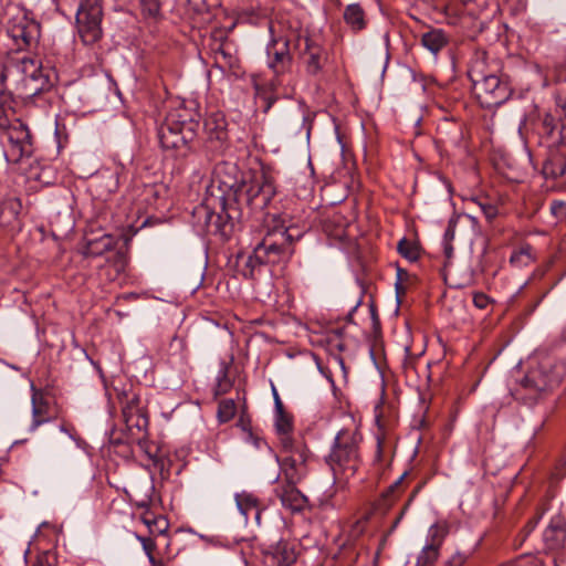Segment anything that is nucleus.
Returning <instances> with one entry per match:
<instances>
[{"label": "nucleus", "mask_w": 566, "mask_h": 566, "mask_svg": "<svg viewBox=\"0 0 566 566\" xmlns=\"http://www.w3.org/2000/svg\"><path fill=\"white\" fill-rule=\"evenodd\" d=\"M237 172L235 165H222L216 169L209 187L211 197L200 209L206 216V224L209 229L224 232L229 221L240 218V213L234 214L239 209L233 207V202L240 197L243 180L237 178Z\"/></svg>", "instance_id": "nucleus-1"}, {"label": "nucleus", "mask_w": 566, "mask_h": 566, "mask_svg": "<svg viewBox=\"0 0 566 566\" xmlns=\"http://www.w3.org/2000/svg\"><path fill=\"white\" fill-rule=\"evenodd\" d=\"M303 231L294 226H286L281 217H273V226L255 245L256 259L268 264L286 262L294 253L293 243L303 237Z\"/></svg>", "instance_id": "nucleus-2"}, {"label": "nucleus", "mask_w": 566, "mask_h": 566, "mask_svg": "<svg viewBox=\"0 0 566 566\" xmlns=\"http://www.w3.org/2000/svg\"><path fill=\"white\" fill-rule=\"evenodd\" d=\"M468 76L479 103L484 108L502 105L512 94V88L507 81L502 80L489 70L483 54L476 55L471 61Z\"/></svg>", "instance_id": "nucleus-3"}, {"label": "nucleus", "mask_w": 566, "mask_h": 566, "mask_svg": "<svg viewBox=\"0 0 566 566\" xmlns=\"http://www.w3.org/2000/svg\"><path fill=\"white\" fill-rule=\"evenodd\" d=\"M361 436L356 431L340 430L335 437L327 463L338 480L347 481L360 465L359 443Z\"/></svg>", "instance_id": "nucleus-4"}, {"label": "nucleus", "mask_w": 566, "mask_h": 566, "mask_svg": "<svg viewBox=\"0 0 566 566\" xmlns=\"http://www.w3.org/2000/svg\"><path fill=\"white\" fill-rule=\"evenodd\" d=\"M198 127V122L172 112L158 129L159 143L163 148L172 149L179 156H186L196 139Z\"/></svg>", "instance_id": "nucleus-5"}, {"label": "nucleus", "mask_w": 566, "mask_h": 566, "mask_svg": "<svg viewBox=\"0 0 566 566\" xmlns=\"http://www.w3.org/2000/svg\"><path fill=\"white\" fill-rule=\"evenodd\" d=\"M20 76V93L25 98L36 97L53 87L51 75L39 60L22 56L12 63V70Z\"/></svg>", "instance_id": "nucleus-6"}, {"label": "nucleus", "mask_w": 566, "mask_h": 566, "mask_svg": "<svg viewBox=\"0 0 566 566\" xmlns=\"http://www.w3.org/2000/svg\"><path fill=\"white\" fill-rule=\"evenodd\" d=\"M282 451L276 455L280 472L287 483H301L307 475L308 449L301 441L291 437L280 439Z\"/></svg>", "instance_id": "nucleus-7"}, {"label": "nucleus", "mask_w": 566, "mask_h": 566, "mask_svg": "<svg viewBox=\"0 0 566 566\" xmlns=\"http://www.w3.org/2000/svg\"><path fill=\"white\" fill-rule=\"evenodd\" d=\"M102 15L103 10L98 0H81L76 12V24L84 44H94L102 38Z\"/></svg>", "instance_id": "nucleus-8"}, {"label": "nucleus", "mask_w": 566, "mask_h": 566, "mask_svg": "<svg viewBox=\"0 0 566 566\" xmlns=\"http://www.w3.org/2000/svg\"><path fill=\"white\" fill-rule=\"evenodd\" d=\"M273 195V186L269 182L258 179L250 184L243 181L240 197H238V201L233 202V207L239 209L234 214L240 213L241 217L244 207L251 210H262L268 206Z\"/></svg>", "instance_id": "nucleus-9"}, {"label": "nucleus", "mask_w": 566, "mask_h": 566, "mask_svg": "<svg viewBox=\"0 0 566 566\" xmlns=\"http://www.w3.org/2000/svg\"><path fill=\"white\" fill-rule=\"evenodd\" d=\"M295 48H300V59L305 67V72L310 76H318L323 73L328 61L327 51L308 36L297 34Z\"/></svg>", "instance_id": "nucleus-10"}, {"label": "nucleus", "mask_w": 566, "mask_h": 566, "mask_svg": "<svg viewBox=\"0 0 566 566\" xmlns=\"http://www.w3.org/2000/svg\"><path fill=\"white\" fill-rule=\"evenodd\" d=\"M551 364H542L539 368L530 370L521 387L530 392V398H536L539 392L557 386L563 378L562 370H549Z\"/></svg>", "instance_id": "nucleus-11"}, {"label": "nucleus", "mask_w": 566, "mask_h": 566, "mask_svg": "<svg viewBox=\"0 0 566 566\" xmlns=\"http://www.w3.org/2000/svg\"><path fill=\"white\" fill-rule=\"evenodd\" d=\"M10 38L15 42L18 49L30 48L40 38V24L21 14L11 20L8 28Z\"/></svg>", "instance_id": "nucleus-12"}, {"label": "nucleus", "mask_w": 566, "mask_h": 566, "mask_svg": "<svg viewBox=\"0 0 566 566\" xmlns=\"http://www.w3.org/2000/svg\"><path fill=\"white\" fill-rule=\"evenodd\" d=\"M6 129L8 130V139L10 143V149L7 156L14 163L20 161L24 156H30L32 153V144L29 128L20 120H15Z\"/></svg>", "instance_id": "nucleus-13"}, {"label": "nucleus", "mask_w": 566, "mask_h": 566, "mask_svg": "<svg viewBox=\"0 0 566 566\" xmlns=\"http://www.w3.org/2000/svg\"><path fill=\"white\" fill-rule=\"evenodd\" d=\"M297 34L291 33L279 40H273L266 49L269 57V67L273 70L275 74L284 73L292 63V55L290 53V44L296 43Z\"/></svg>", "instance_id": "nucleus-14"}, {"label": "nucleus", "mask_w": 566, "mask_h": 566, "mask_svg": "<svg viewBox=\"0 0 566 566\" xmlns=\"http://www.w3.org/2000/svg\"><path fill=\"white\" fill-rule=\"evenodd\" d=\"M446 534L447 528L441 524H433L429 528L428 536L430 542L427 543L418 554L415 566H434Z\"/></svg>", "instance_id": "nucleus-15"}, {"label": "nucleus", "mask_w": 566, "mask_h": 566, "mask_svg": "<svg viewBox=\"0 0 566 566\" xmlns=\"http://www.w3.org/2000/svg\"><path fill=\"white\" fill-rule=\"evenodd\" d=\"M122 406L123 418L128 429L136 427L140 430L146 426L147 420L143 416L140 408L138 407L139 398L137 395L132 394L130 396L123 392L118 396Z\"/></svg>", "instance_id": "nucleus-16"}, {"label": "nucleus", "mask_w": 566, "mask_h": 566, "mask_svg": "<svg viewBox=\"0 0 566 566\" xmlns=\"http://www.w3.org/2000/svg\"><path fill=\"white\" fill-rule=\"evenodd\" d=\"M298 483L279 485L274 492L281 504L292 512H301L308 505L307 497L296 488Z\"/></svg>", "instance_id": "nucleus-17"}, {"label": "nucleus", "mask_w": 566, "mask_h": 566, "mask_svg": "<svg viewBox=\"0 0 566 566\" xmlns=\"http://www.w3.org/2000/svg\"><path fill=\"white\" fill-rule=\"evenodd\" d=\"M295 559L294 548L286 541H279L264 552L266 566H290Z\"/></svg>", "instance_id": "nucleus-18"}, {"label": "nucleus", "mask_w": 566, "mask_h": 566, "mask_svg": "<svg viewBox=\"0 0 566 566\" xmlns=\"http://www.w3.org/2000/svg\"><path fill=\"white\" fill-rule=\"evenodd\" d=\"M543 541L547 548L556 549L566 542V522L560 515L551 518L549 524L543 533Z\"/></svg>", "instance_id": "nucleus-19"}, {"label": "nucleus", "mask_w": 566, "mask_h": 566, "mask_svg": "<svg viewBox=\"0 0 566 566\" xmlns=\"http://www.w3.org/2000/svg\"><path fill=\"white\" fill-rule=\"evenodd\" d=\"M32 422L29 427L30 432H34L40 426L52 420L49 402L34 386H32Z\"/></svg>", "instance_id": "nucleus-20"}, {"label": "nucleus", "mask_w": 566, "mask_h": 566, "mask_svg": "<svg viewBox=\"0 0 566 566\" xmlns=\"http://www.w3.org/2000/svg\"><path fill=\"white\" fill-rule=\"evenodd\" d=\"M22 203L19 198L11 197L0 203V226L14 229L19 227Z\"/></svg>", "instance_id": "nucleus-21"}, {"label": "nucleus", "mask_w": 566, "mask_h": 566, "mask_svg": "<svg viewBox=\"0 0 566 566\" xmlns=\"http://www.w3.org/2000/svg\"><path fill=\"white\" fill-rule=\"evenodd\" d=\"M116 244V240L111 234H102L97 238H86L84 254L87 256H99L112 250Z\"/></svg>", "instance_id": "nucleus-22"}, {"label": "nucleus", "mask_w": 566, "mask_h": 566, "mask_svg": "<svg viewBox=\"0 0 566 566\" xmlns=\"http://www.w3.org/2000/svg\"><path fill=\"white\" fill-rule=\"evenodd\" d=\"M449 38L442 29H431L421 36V44L434 56L447 46Z\"/></svg>", "instance_id": "nucleus-23"}, {"label": "nucleus", "mask_w": 566, "mask_h": 566, "mask_svg": "<svg viewBox=\"0 0 566 566\" xmlns=\"http://www.w3.org/2000/svg\"><path fill=\"white\" fill-rule=\"evenodd\" d=\"M235 502L245 520L253 513L256 523L260 524L261 511L259 510V501L253 494L248 492L239 493L235 495Z\"/></svg>", "instance_id": "nucleus-24"}, {"label": "nucleus", "mask_w": 566, "mask_h": 566, "mask_svg": "<svg viewBox=\"0 0 566 566\" xmlns=\"http://www.w3.org/2000/svg\"><path fill=\"white\" fill-rule=\"evenodd\" d=\"M344 20L355 32L366 28L365 11L358 3H352L345 8Z\"/></svg>", "instance_id": "nucleus-25"}, {"label": "nucleus", "mask_w": 566, "mask_h": 566, "mask_svg": "<svg viewBox=\"0 0 566 566\" xmlns=\"http://www.w3.org/2000/svg\"><path fill=\"white\" fill-rule=\"evenodd\" d=\"M397 250L401 256L409 261H417L419 258V247L416 242L410 241L406 238L399 240Z\"/></svg>", "instance_id": "nucleus-26"}, {"label": "nucleus", "mask_w": 566, "mask_h": 566, "mask_svg": "<svg viewBox=\"0 0 566 566\" xmlns=\"http://www.w3.org/2000/svg\"><path fill=\"white\" fill-rule=\"evenodd\" d=\"M256 247H254L252 253L247 258L244 266L242 269V274L247 279H254L255 274L260 271V269L265 265L264 262L259 261L256 258Z\"/></svg>", "instance_id": "nucleus-27"}, {"label": "nucleus", "mask_w": 566, "mask_h": 566, "mask_svg": "<svg viewBox=\"0 0 566 566\" xmlns=\"http://www.w3.org/2000/svg\"><path fill=\"white\" fill-rule=\"evenodd\" d=\"M214 62L221 69L232 67L235 63L233 55L228 52L224 48H220L214 52Z\"/></svg>", "instance_id": "nucleus-28"}, {"label": "nucleus", "mask_w": 566, "mask_h": 566, "mask_svg": "<svg viewBox=\"0 0 566 566\" xmlns=\"http://www.w3.org/2000/svg\"><path fill=\"white\" fill-rule=\"evenodd\" d=\"M235 413V405L233 400H223L218 407V417L222 422L229 421Z\"/></svg>", "instance_id": "nucleus-29"}, {"label": "nucleus", "mask_w": 566, "mask_h": 566, "mask_svg": "<svg viewBox=\"0 0 566 566\" xmlns=\"http://www.w3.org/2000/svg\"><path fill=\"white\" fill-rule=\"evenodd\" d=\"M98 179H106L107 180V191L113 192L118 187V176L117 172L111 171V170H104L99 172L97 176L94 177V181H97Z\"/></svg>", "instance_id": "nucleus-30"}, {"label": "nucleus", "mask_w": 566, "mask_h": 566, "mask_svg": "<svg viewBox=\"0 0 566 566\" xmlns=\"http://www.w3.org/2000/svg\"><path fill=\"white\" fill-rule=\"evenodd\" d=\"M548 134L552 136L554 143L563 144L566 142V125H552Z\"/></svg>", "instance_id": "nucleus-31"}, {"label": "nucleus", "mask_w": 566, "mask_h": 566, "mask_svg": "<svg viewBox=\"0 0 566 566\" xmlns=\"http://www.w3.org/2000/svg\"><path fill=\"white\" fill-rule=\"evenodd\" d=\"M142 8L145 14L149 17H157L160 11V6L157 0H142Z\"/></svg>", "instance_id": "nucleus-32"}, {"label": "nucleus", "mask_w": 566, "mask_h": 566, "mask_svg": "<svg viewBox=\"0 0 566 566\" xmlns=\"http://www.w3.org/2000/svg\"><path fill=\"white\" fill-rule=\"evenodd\" d=\"M479 206L488 222H492L497 217L499 211L494 205L490 202H480Z\"/></svg>", "instance_id": "nucleus-33"}, {"label": "nucleus", "mask_w": 566, "mask_h": 566, "mask_svg": "<svg viewBox=\"0 0 566 566\" xmlns=\"http://www.w3.org/2000/svg\"><path fill=\"white\" fill-rule=\"evenodd\" d=\"M134 536L142 544L143 549H144L145 554L147 555V557L154 555V551L156 549V543L154 539H151L149 537L140 536L136 533L134 534Z\"/></svg>", "instance_id": "nucleus-34"}, {"label": "nucleus", "mask_w": 566, "mask_h": 566, "mask_svg": "<svg viewBox=\"0 0 566 566\" xmlns=\"http://www.w3.org/2000/svg\"><path fill=\"white\" fill-rule=\"evenodd\" d=\"M7 96H3V101L0 104V129H6L10 126V107L6 105Z\"/></svg>", "instance_id": "nucleus-35"}, {"label": "nucleus", "mask_w": 566, "mask_h": 566, "mask_svg": "<svg viewBox=\"0 0 566 566\" xmlns=\"http://www.w3.org/2000/svg\"><path fill=\"white\" fill-rule=\"evenodd\" d=\"M407 475V472H403L398 480H396L388 489L387 491L384 493V497L385 499H390L392 497V500L395 499L396 496V493L400 492L401 490V484H402V481L403 479L406 478Z\"/></svg>", "instance_id": "nucleus-36"}, {"label": "nucleus", "mask_w": 566, "mask_h": 566, "mask_svg": "<svg viewBox=\"0 0 566 566\" xmlns=\"http://www.w3.org/2000/svg\"><path fill=\"white\" fill-rule=\"evenodd\" d=\"M291 422L290 420L282 413H280L277 420H276V429L282 434L281 438L289 437L287 433L291 430Z\"/></svg>", "instance_id": "nucleus-37"}, {"label": "nucleus", "mask_w": 566, "mask_h": 566, "mask_svg": "<svg viewBox=\"0 0 566 566\" xmlns=\"http://www.w3.org/2000/svg\"><path fill=\"white\" fill-rule=\"evenodd\" d=\"M513 566H542L541 562L533 557L518 559Z\"/></svg>", "instance_id": "nucleus-38"}, {"label": "nucleus", "mask_w": 566, "mask_h": 566, "mask_svg": "<svg viewBox=\"0 0 566 566\" xmlns=\"http://www.w3.org/2000/svg\"><path fill=\"white\" fill-rule=\"evenodd\" d=\"M473 303L479 308H485L488 306L489 300L484 294H475L473 297Z\"/></svg>", "instance_id": "nucleus-39"}, {"label": "nucleus", "mask_w": 566, "mask_h": 566, "mask_svg": "<svg viewBox=\"0 0 566 566\" xmlns=\"http://www.w3.org/2000/svg\"><path fill=\"white\" fill-rule=\"evenodd\" d=\"M465 559H467L465 555H463L461 553H457L450 558L449 564H450V566H462L463 563L465 562Z\"/></svg>", "instance_id": "nucleus-40"}, {"label": "nucleus", "mask_w": 566, "mask_h": 566, "mask_svg": "<svg viewBox=\"0 0 566 566\" xmlns=\"http://www.w3.org/2000/svg\"><path fill=\"white\" fill-rule=\"evenodd\" d=\"M553 566H566V553H558L554 559Z\"/></svg>", "instance_id": "nucleus-41"}, {"label": "nucleus", "mask_w": 566, "mask_h": 566, "mask_svg": "<svg viewBox=\"0 0 566 566\" xmlns=\"http://www.w3.org/2000/svg\"><path fill=\"white\" fill-rule=\"evenodd\" d=\"M551 210L554 214L563 213L565 210V206L563 202L554 201L551 206Z\"/></svg>", "instance_id": "nucleus-42"}, {"label": "nucleus", "mask_w": 566, "mask_h": 566, "mask_svg": "<svg viewBox=\"0 0 566 566\" xmlns=\"http://www.w3.org/2000/svg\"><path fill=\"white\" fill-rule=\"evenodd\" d=\"M34 566H52L50 560H49V556L44 555V556H41L38 558L36 563L34 564Z\"/></svg>", "instance_id": "nucleus-43"}, {"label": "nucleus", "mask_w": 566, "mask_h": 566, "mask_svg": "<svg viewBox=\"0 0 566 566\" xmlns=\"http://www.w3.org/2000/svg\"><path fill=\"white\" fill-rule=\"evenodd\" d=\"M539 518H541V515H539V516H537V517H535V518H533V520H531V521L527 523V525H526V527H527V533L532 532V531L535 528V526L537 525V523H538Z\"/></svg>", "instance_id": "nucleus-44"}, {"label": "nucleus", "mask_w": 566, "mask_h": 566, "mask_svg": "<svg viewBox=\"0 0 566 566\" xmlns=\"http://www.w3.org/2000/svg\"><path fill=\"white\" fill-rule=\"evenodd\" d=\"M143 521H144V523H145L148 527H150L153 523H154V524H156V523H158V522H159V521H157V520L150 521V520H148V518H144ZM161 522H163L165 525H164V528H159V532H160V533H163V532L166 530V527H167L166 522H165V521H161Z\"/></svg>", "instance_id": "nucleus-45"}, {"label": "nucleus", "mask_w": 566, "mask_h": 566, "mask_svg": "<svg viewBox=\"0 0 566 566\" xmlns=\"http://www.w3.org/2000/svg\"><path fill=\"white\" fill-rule=\"evenodd\" d=\"M416 493H417V490H416V491H413V493H412V494H411V496L409 497V500H408L407 504L405 505V507H403V510H402L401 514H400V515H399V517L397 518V521H396L395 525H396V524L400 521V518L402 517V515H403L405 511L407 510L408 505L410 504V502H411V501H412V499L415 497Z\"/></svg>", "instance_id": "nucleus-46"}, {"label": "nucleus", "mask_w": 566, "mask_h": 566, "mask_svg": "<svg viewBox=\"0 0 566 566\" xmlns=\"http://www.w3.org/2000/svg\"><path fill=\"white\" fill-rule=\"evenodd\" d=\"M454 237V229L451 224H449V227L447 228L446 232H444V238L446 239H453Z\"/></svg>", "instance_id": "nucleus-47"}, {"label": "nucleus", "mask_w": 566, "mask_h": 566, "mask_svg": "<svg viewBox=\"0 0 566 566\" xmlns=\"http://www.w3.org/2000/svg\"><path fill=\"white\" fill-rule=\"evenodd\" d=\"M523 255L528 256V254H527V253H525V252H523V251H521V252H518V253H514V254L511 256V262H512V263L516 262V261H517V260H520V258H521V256H523Z\"/></svg>", "instance_id": "nucleus-48"}, {"label": "nucleus", "mask_w": 566, "mask_h": 566, "mask_svg": "<svg viewBox=\"0 0 566 566\" xmlns=\"http://www.w3.org/2000/svg\"><path fill=\"white\" fill-rule=\"evenodd\" d=\"M148 560H149V563H150V565H151V566H163V562H160V560L156 559V558L154 557V555L149 556V557H148Z\"/></svg>", "instance_id": "nucleus-49"}, {"label": "nucleus", "mask_w": 566, "mask_h": 566, "mask_svg": "<svg viewBox=\"0 0 566 566\" xmlns=\"http://www.w3.org/2000/svg\"><path fill=\"white\" fill-rule=\"evenodd\" d=\"M472 281H473V276H472V273H470L460 285L461 286L469 285L472 283Z\"/></svg>", "instance_id": "nucleus-50"}, {"label": "nucleus", "mask_w": 566, "mask_h": 566, "mask_svg": "<svg viewBox=\"0 0 566 566\" xmlns=\"http://www.w3.org/2000/svg\"><path fill=\"white\" fill-rule=\"evenodd\" d=\"M381 453V440L379 438H377V454L378 457L380 455Z\"/></svg>", "instance_id": "nucleus-51"}, {"label": "nucleus", "mask_w": 566, "mask_h": 566, "mask_svg": "<svg viewBox=\"0 0 566 566\" xmlns=\"http://www.w3.org/2000/svg\"><path fill=\"white\" fill-rule=\"evenodd\" d=\"M224 135H226V134H224V132L221 129V130H219V132L217 133V138H218V139H223V138H224Z\"/></svg>", "instance_id": "nucleus-52"}, {"label": "nucleus", "mask_w": 566, "mask_h": 566, "mask_svg": "<svg viewBox=\"0 0 566 566\" xmlns=\"http://www.w3.org/2000/svg\"><path fill=\"white\" fill-rule=\"evenodd\" d=\"M444 250H446V254H447V256H450V255H451V252H452V247H450V245H446V249H444Z\"/></svg>", "instance_id": "nucleus-53"}, {"label": "nucleus", "mask_w": 566, "mask_h": 566, "mask_svg": "<svg viewBox=\"0 0 566 566\" xmlns=\"http://www.w3.org/2000/svg\"><path fill=\"white\" fill-rule=\"evenodd\" d=\"M275 403H276V407L281 410L282 403H281V401H280V399H279L276 394H275Z\"/></svg>", "instance_id": "nucleus-54"}, {"label": "nucleus", "mask_w": 566, "mask_h": 566, "mask_svg": "<svg viewBox=\"0 0 566 566\" xmlns=\"http://www.w3.org/2000/svg\"><path fill=\"white\" fill-rule=\"evenodd\" d=\"M544 125H545V127H546V128H548V126L551 125V123H548V120H547V119H545V120H544Z\"/></svg>", "instance_id": "nucleus-55"}, {"label": "nucleus", "mask_w": 566, "mask_h": 566, "mask_svg": "<svg viewBox=\"0 0 566 566\" xmlns=\"http://www.w3.org/2000/svg\"><path fill=\"white\" fill-rule=\"evenodd\" d=\"M61 430L64 432H67L66 429L64 428V426L61 427Z\"/></svg>", "instance_id": "nucleus-56"}, {"label": "nucleus", "mask_w": 566, "mask_h": 566, "mask_svg": "<svg viewBox=\"0 0 566 566\" xmlns=\"http://www.w3.org/2000/svg\"><path fill=\"white\" fill-rule=\"evenodd\" d=\"M397 292L399 293V284H396Z\"/></svg>", "instance_id": "nucleus-57"}, {"label": "nucleus", "mask_w": 566, "mask_h": 566, "mask_svg": "<svg viewBox=\"0 0 566 566\" xmlns=\"http://www.w3.org/2000/svg\"><path fill=\"white\" fill-rule=\"evenodd\" d=\"M359 303H360V302L356 303V305L354 306V310H356V308H357V306H359Z\"/></svg>", "instance_id": "nucleus-58"}]
</instances>
